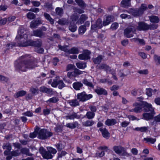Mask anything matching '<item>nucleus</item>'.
I'll list each match as a JSON object with an SVG mask.
<instances>
[{
  "label": "nucleus",
  "mask_w": 160,
  "mask_h": 160,
  "mask_svg": "<svg viewBox=\"0 0 160 160\" xmlns=\"http://www.w3.org/2000/svg\"><path fill=\"white\" fill-rule=\"evenodd\" d=\"M133 106L135 107L133 109L130 110L131 112L134 111L135 112L138 113L140 112L142 108V105L140 103L135 102L133 104Z\"/></svg>",
  "instance_id": "18"
},
{
  "label": "nucleus",
  "mask_w": 160,
  "mask_h": 160,
  "mask_svg": "<svg viewBox=\"0 0 160 160\" xmlns=\"http://www.w3.org/2000/svg\"><path fill=\"white\" fill-rule=\"evenodd\" d=\"M38 138L41 139H46L53 135L52 132L47 131L45 129H41L38 131Z\"/></svg>",
  "instance_id": "6"
},
{
  "label": "nucleus",
  "mask_w": 160,
  "mask_h": 160,
  "mask_svg": "<svg viewBox=\"0 0 160 160\" xmlns=\"http://www.w3.org/2000/svg\"><path fill=\"white\" fill-rule=\"evenodd\" d=\"M148 25L144 22H138L136 29L138 30H147L148 29Z\"/></svg>",
  "instance_id": "11"
},
{
  "label": "nucleus",
  "mask_w": 160,
  "mask_h": 160,
  "mask_svg": "<svg viewBox=\"0 0 160 160\" xmlns=\"http://www.w3.org/2000/svg\"><path fill=\"white\" fill-rule=\"evenodd\" d=\"M144 104L145 107L143 110L146 112L142 114V119L147 121L152 119L155 113L153 108L151 104L147 102H145Z\"/></svg>",
  "instance_id": "2"
},
{
  "label": "nucleus",
  "mask_w": 160,
  "mask_h": 160,
  "mask_svg": "<svg viewBox=\"0 0 160 160\" xmlns=\"http://www.w3.org/2000/svg\"><path fill=\"white\" fill-rule=\"evenodd\" d=\"M43 15L46 19L51 24H53L54 22V19L51 18L50 15L46 12H44Z\"/></svg>",
  "instance_id": "25"
},
{
  "label": "nucleus",
  "mask_w": 160,
  "mask_h": 160,
  "mask_svg": "<svg viewBox=\"0 0 160 160\" xmlns=\"http://www.w3.org/2000/svg\"><path fill=\"white\" fill-rule=\"evenodd\" d=\"M113 150L117 154H120L122 153H125L126 150L124 148L121 146H115L112 148Z\"/></svg>",
  "instance_id": "14"
},
{
  "label": "nucleus",
  "mask_w": 160,
  "mask_h": 160,
  "mask_svg": "<svg viewBox=\"0 0 160 160\" xmlns=\"http://www.w3.org/2000/svg\"><path fill=\"white\" fill-rule=\"evenodd\" d=\"M77 98L80 101L84 102L88 100L92 97V94H87L85 92H83L81 93H78L77 96Z\"/></svg>",
  "instance_id": "7"
},
{
  "label": "nucleus",
  "mask_w": 160,
  "mask_h": 160,
  "mask_svg": "<svg viewBox=\"0 0 160 160\" xmlns=\"http://www.w3.org/2000/svg\"><path fill=\"white\" fill-rule=\"evenodd\" d=\"M30 91L32 92V94L34 95H35L38 93V89L32 88L30 89Z\"/></svg>",
  "instance_id": "62"
},
{
  "label": "nucleus",
  "mask_w": 160,
  "mask_h": 160,
  "mask_svg": "<svg viewBox=\"0 0 160 160\" xmlns=\"http://www.w3.org/2000/svg\"><path fill=\"white\" fill-rule=\"evenodd\" d=\"M67 154V152L64 151H62L60 152H58V156L57 158H62L63 156H65Z\"/></svg>",
  "instance_id": "57"
},
{
  "label": "nucleus",
  "mask_w": 160,
  "mask_h": 160,
  "mask_svg": "<svg viewBox=\"0 0 160 160\" xmlns=\"http://www.w3.org/2000/svg\"><path fill=\"white\" fill-rule=\"evenodd\" d=\"M47 149L51 154L52 153L54 154H56L57 152L56 149L51 147L48 148Z\"/></svg>",
  "instance_id": "58"
},
{
  "label": "nucleus",
  "mask_w": 160,
  "mask_h": 160,
  "mask_svg": "<svg viewBox=\"0 0 160 160\" xmlns=\"http://www.w3.org/2000/svg\"><path fill=\"white\" fill-rule=\"evenodd\" d=\"M77 67L80 69H84L86 67L85 62H78L76 63Z\"/></svg>",
  "instance_id": "39"
},
{
  "label": "nucleus",
  "mask_w": 160,
  "mask_h": 160,
  "mask_svg": "<svg viewBox=\"0 0 160 160\" xmlns=\"http://www.w3.org/2000/svg\"><path fill=\"white\" fill-rule=\"evenodd\" d=\"M58 88L59 89H62L65 87V85L63 81L62 80H58Z\"/></svg>",
  "instance_id": "47"
},
{
  "label": "nucleus",
  "mask_w": 160,
  "mask_h": 160,
  "mask_svg": "<svg viewBox=\"0 0 160 160\" xmlns=\"http://www.w3.org/2000/svg\"><path fill=\"white\" fill-rule=\"evenodd\" d=\"M67 46H62L61 45H58V48L62 51H63L66 52H68L69 49L67 48Z\"/></svg>",
  "instance_id": "49"
},
{
  "label": "nucleus",
  "mask_w": 160,
  "mask_h": 160,
  "mask_svg": "<svg viewBox=\"0 0 160 160\" xmlns=\"http://www.w3.org/2000/svg\"><path fill=\"white\" fill-rule=\"evenodd\" d=\"M88 17L85 14L81 15L79 19L80 23L81 24L83 23L88 19Z\"/></svg>",
  "instance_id": "40"
},
{
  "label": "nucleus",
  "mask_w": 160,
  "mask_h": 160,
  "mask_svg": "<svg viewBox=\"0 0 160 160\" xmlns=\"http://www.w3.org/2000/svg\"><path fill=\"white\" fill-rule=\"evenodd\" d=\"M27 56V55L21 56L20 58L21 61L16 64L15 69L18 71L26 72L28 69H33L37 66L29 60H24L26 58Z\"/></svg>",
  "instance_id": "1"
},
{
  "label": "nucleus",
  "mask_w": 160,
  "mask_h": 160,
  "mask_svg": "<svg viewBox=\"0 0 160 160\" xmlns=\"http://www.w3.org/2000/svg\"><path fill=\"white\" fill-rule=\"evenodd\" d=\"M78 5L82 9L85 8L86 7V5L84 2L82 1H79L78 2H76Z\"/></svg>",
  "instance_id": "52"
},
{
  "label": "nucleus",
  "mask_w": 160,
  "mask_h": 160,
  "mask_svg": "<svg viewBox=\"0 0 160 160\" xmlns=\"http://www.w3.org/2000/svg\"><path fill=\"white\" fill-rule=\"evenodd\" d=\"M28 35L27 34L26 31L23 29H21L19 30L16 37V39L18 40L17 45L20 47H24V46L22 45L28 42Z\"/></svg>",
  "instance_id": "3"
},
{
  "label": "nucleus",
  "mask_w": 160,
  "mask_h": 160,
  "mask_svg": "<svg viewBox=\"0 0 160 160\" xmlns=\"http://www.w3.org/2000/svg\"><path fill=\"white\" fill-rule=\"evenodd\" d=\"M78 126V123L77 122H75L73 123H67L65 126L67 128L71 129H74Z\"/></svg>",
  "instance_id": "26"
},
{
  "label": "nucleus",
  "mask_w": 160,
  "mask_h": 160,
  "mask_svg": "<svg viewBox=\"0 0 160 160\" xmlns=\"http://www.w3.org/2000/svg\"><path fill=\"white\" fill-rule=\"evenodd\" d=\"M42 21L39 18H38L36 20L32 21L30 23V27L31 28H35L39 25L42 24Z\"/></svg>",
  "instance_id": "13"
},
{
  "label": "nucleus",
  "mask_w": 160,
  "mask_h": 160,
  "mask_svg": "<svg viewBox=\"0 0 160 160\" xmlns=\"http://www.w3.org/2000/svg\"><path fill=\"white\" fill-rule=\"evenodd\" d=\"M56 13L59 16H62L63 14V11L62 8L57 7L55 9Z\"/></svg>",
  "instance_id": "33"
},
{
  "label": "nucleus",
  "mask_w": 160,
  "mask_h": 160,
  "mask_svg": "<svg viewBox=\"0 0 160 160\" xmlns=\"http://www.w3.org/2000/svg\"><path fill=\"white\" fill-rule=\"evenodd\" d=\"M94 122L92 120H87L82 123V125L85 127L91 126L94 124Z\"/></svg>",
  "instance_id": "38"
},
{
  "label": "nucleus",
  "mask_w": 160,
  "mask_h": 160,
  "mask_svg": "<svg viewBox=\"0 0 160 160\" xmlns=\"http://www.w3.org/2000/svg\"><path fill=\"white\" fill-rule=\"evenodd\" d=\"M39 152L42 155L43 158L46 159H50L52 158L53 156L48 150L46 151L44 148L41 147L39 149Z\"/></svg>",
  "instance_id": "9"
},
{
  "label": "nucleus",
  "mask_w": 160,
  "mask_h": 160,
  "mask_svg": "<svg viewBox=\"0 0 160 160\" xmlns=\"http://www.w3.org/2000/svg\"><path fill=\"white\" fill-rule=\"evenodd\" d=\"M95 92L98 95H101L103 94L106 95L108 94L107 92L105 89L100 87H97L94 89Z\"/></svg>",
  "instance_id": "17"
},
{
  "label": "nucleus",
  "mask_w": 160,
  "mask_h": 160,
  "mask_svg": "<svg viewBox=\"0 0 160 160\" xmlns=\"http://www.w3.org/2000/svg\"><path fill=\"white\" fill-rule=\"evenodd\" d=\"M86 31L85 27L84 25L80 26L79 28V32L82 34L84 33Z\"/></svg>",
  "instance_id": "50"
},
{
  "label": "nucleus",
  "mask_w": 160,
  "mask_h": 160,
  "mask_svg": "<svg viewBox=\"0 0 160 160\" xmlns=\"http://www.w3.org/2000/svg\"><path fill=\"white\" fill-rule=\"evenodd\" d=\"M136 26L134 24H132L125 28L123 33L124 36L127 38L132 37L133 36V33L136 32Z\"/></svg>",
  "instance_id": "5"
},
{
  "label": "nucleus",
  "mask_w": 160,
  "mask_h": 160,
  "mask_svg": "<svg viewBox=\"0 0 160 160\" xmlns=\"http://www.w3.org/2000/svg\"><path fill=\"white\" fill-rule=\"evenodd\" d=\"M67 76L69 78H71L72 77H76V75L74 71L72 72H68L67 74Z\"/></svg>",
  "instance_id": "63"
},
{
  "label": "nucleus",
  "mask_w": 160,
  "mask_h": 160,
  "mask_svg": "<svg viewBox=\"0 0 160 160\" xmlns=\"http://www.w3.org/2000/svg\"><path fill=\"white\" fill-rule=\"evenodd\" d=\"M83 85V84L81 82H75L72 84L73 88L76 90H80Z\"/></svg>",
  "instance_id": "21"
},
{
  "label": "nucleus",
  "mask_w": 160,
  "mask_h": 160,
  "mask_svg": "<svg viewBox=\"0 0 160 160\" xmlns=\"http://www.w3.org/2000/svg\"><path fill=\"white\" fill-rule=\"evenodd\" d=\"M132 40L136 42H138L140 44L142 45H144L145 44L144 40L142 39H140L139 38H133Z\"/></svg>",
  "instance_id": "55"
},
{
  "label": "nucleus",
  "mask_w": 160,
  "mask_h": 160,
  "mask_svg": "<svg viewBox=\"0 0 160 160\" xmlns=\"http://www.w3.org/2000/svg\"><path fill=\"white\" fill-rule=\"evenodd\" d=\"M21 153H22L23 154H26L27 155L29 156H32V154L30 153L29 152V150L27 148H23L21 150Z\"/></svg>",
  "instance_id": "32"
},
{
  "label": "nucleus",
  "mask_w": 160,
  "mask_h": 160,
  "mask_svg": "<svg viewBox=\"0 0 160 160\" xmlns=\"http://www.w3.org/2000/svg\"><path fill=\"white\" fill-rule=\"evenodd\" d=\"M56 146L58 151H60L65 147V145L61 142L56 144Z\"/></svg>",
  "instance_id": "48"
},
{
  "label": "nucleus",
  "mask_w": 160,
  "mask_h": 160,
  "mask_svg": "<svg viewBox=\"0 0 160 160\" xmlns=\"http://www.w3.org/2000/svg\"><path fill=\"white\" fill-rule=\"evenodd\" d=\"M144 140L146 141L147 142H150L151 144H153L156 141L155 138H144Z\"/></svg>",
  "instance_id": "43"
},
{
  "label": "nucleus",
  "mask_w": 160,
  "mask_h": 160,
  "mask_svg": "<svg viewBox=\"0 0 160 160\" xmlns=\"http://www.w3.org/2000/svg\"><path fill=\"white\" fill-rule=\"evenodd\" d=\"M69 29L71 32H74L76 31L77 27L75 25L72 24L71 23L69 27Z\"/></svg>",
  "instance_id": "53"
},
{
  "label": "nucleus",
  "mask_w": 160,
  "mask_h": 160,
  "mask_svg": "<svg viewBox=\"0 0 160 160\" xmlns=\"http://www.w3.org/2000/svg\"><path fill=\"white\" fill-rule=\"evenodd\" d=\"M91 52L90 51L87 50H85L83 51V52L78 55V58L80 60H86L90 59V56Z\"/></svg>",
  "instance_id": "10"
},
{
  "label": "nucleus",
  "mask_w": 160,
  "mask_h": 160,
  "mask_svg": "<svg viewBox=\"0 0 160 160\" xmlns=\"http://www.w3.org/2000/svg\"><path fill=\"white\" fill-rule=\"evenodd\" d=\"M118 24L117 22L113 23L111 25V28L113 30H116L118 28Z\"/></svg>",
  "instance_id": "64"
},
{
  "label": "nucleus",
  "mask_w": 160,
  "mask_h": 160,
  "mask_svg": "<svg viewBox=\"0 0 160 160\" xmlns=\"http://www.w3.org/2000/svg\"><path fill=\"white\" fill-rule=\"evenodd\" d=\"M153 58L156 65H160V56L155 55L154 56Z\"/></svg>",
  "instance_id": "42"
},
{
  "label": "nucleus",
  "mask_w": 160,
  "mask_h": 160,
  "mask_svg": "<svg viewBox=\"0 0 160 160\" xmlns=\"http://www.w3.org/2000/svg\"><path fill=\"white\" fill-rule=\"evenodd\" d=\"M113 20V17L111 16H108L107 17L104 19L103 24V26H105L109 24Z\"/></svg>",
  "instance_id": "20"
},
{
  "label": "nucleus",
  "mask_w": 160,
  "mask_h": 160,
  "mask_svg": "<svg viewBox=\"0 0 160 160\" xmlns=\"http://www.w3.org/2000/svg\"><path fill=\"white\" fill-rule=\"evenodd\" d=\"M67 119H73L75 118H79V117L75 112L72 113L71 115H70L67 116L66 117Z\"/></svg>",
  "instance_id": "35"
},
{
  "label": "nucleus",
  "mask_w": 160,
  "mask_h": 160,
  "mask_svg": "<svg viewBox=\"0 0 160 160\" xmlns=\"http://www.w3.org/2000/svg\"><path fill=\"white\" fill-rule=\"evenodd\" d=\"M39 129V128L37 127L35 130L34 132L30 133L29 135L30 137L32 138H35L38 134V131Z\"/></svg>",
  "instance_id": "41"
},
{
  "label": "nucleus",
  "mask_w": 160,
  "mask_h": 160,
  "mask_svg": "<svg viewBox=\"0 0 160 160\" xmlns=\"http://www.w3.org/2000/svg\"><path fill=\"white\" fill-rule=\"evenodd\" d=\"M59 99L58 98L55 97H53L52 98H50L48 100L46 101L47 102H49V103H55L57 102Z\"/></svg>",
  "instance_id": "46"
},
{
  "label": "nucleus",
  "mask_w": 160,
  "mask_h": 160,
  "mask_svg": "<svg viewBox=\"0 0 160 160\" xmlns=\"http://www.w3.org/2000/svg\"><path fill=\"white\" fill-rule=\"evenodd\" d=\"M95 115V113L94 112H88L86 114V116L89 119H91L93 118Z\"/></svg>",
  "instance_id": "51"
},
{
  "label": "nucleus",
  "mask_w": 160,
  "mask_h": 160,
  "mask_svg": "<svg viewBox=\"0 0 160 160\" xmlns=\"http://www.w3.org/2000/svg\"><path fill=\"white\" fill-rule=\"evenodd\" d=\"M138 72L140 74L146 75L148 73V72L147 69L141 70H138Z\"/></svg>",
  "instance_id": "60"
},
{
  "label": "nucleus",
  "mask_w": 160,
  "mask_h": 160,
  "mask_svg": "<svg viewBox=\"0 0 160 160\" xmlns=\"http://www.w3.org/2000/svg\"><path fill=\"white\" fill-rule=\"evenodd\" d=\"M104 57L103 56L99 55L97 57L93 58V61L95 64H98L101 62Z\"/></svg>",
  "instance_id": "22"
},
{
  "label": "nucleus",
  "mask_w": 160,
  "mask_h": 160,
  "mask_svg": "<svg viewBox=\"0 0 160 160\" xmlns=\"http://www.w3.org/2000/svg\"><path fill=\"white\" fill-rule=\"evenodd\" d=\"M69 103L71 106L73 107H76L79 105L78 101L76 99L71 100L69 102Z\"/></svg>",
  "instance_id": "34"
},
{
  "label": "nucleus",
  "mask_w": 160,
  "mask_h": 160,
  "mask_svg": "<svg viewBox=\"0 0 160 160\" xmlns=\"http://www.w3.org/2000/svg\"><path fill=\"white\" fill-rule=\"evenodd\" d=\"M149 18L150 22H151L157 23L159 21V19L158 16L152 15L149 16Z\"/></svg>",
  "instance_id": "24"
},
{
  "label": "nucleus",
  "mask_w": 160,
  "mask_h": 160,
  "mask_svg": "<svg viewBox=\"0 0 160 160\" xmlns=\"http://www.w3.org/2000/svg\"><path fill=\"white\" fill-rule=\"evenodd\" d=\"M45 35V33L40 29H37L34 30L33 31L32 34V36H33L40 38H42Z\"/></svg>",
  "instance_id": "16"
},
{
  "label": "nucleus",
  "mask_w": 160,
  "mask_h": 160,
  "mask_svg": "<svg viewBox=\"0 0 160 160\" xmlns=\"http://www.w3.org/2000/svg\"><path fill=\"white\" fill-rule=\"evenodd\" d=\"M63 126L60 125H57L55 128L54 129L56 132H61L62 131Z\"/></svg>",
  "instance_id": "54"
},
{
  "label": "nucleus",
  "mask_w": 160,
  "mask_h": 160,
  "mask_svg": "<svg viewBox=\"0 0 160 160\" xmlns=\"http://www.w3.org/2000/svg\"><path fill=\"white\" fill-rule=\"evenodd\" d=\"M24 44L22 45L24 47L31 46L39 47L42 45V41L40 39H38L35 41L32 40H29Z\"/></svg>",
  "instance_id": "8"
},
{
  "label": "nucleus",
  "mask_w": 160,
  "mask_h": 160,
  "mask_svg": "<svg viewBox=\"0 0 160 160\" xmlns=\"http://www.w3.org/2000/svg\"><path fill=\"white\" fill-rule=\"evenodd\" d=\"M147 8L146 4H142L139 8H131L128 10V12L133 16L138 17L142 15Z\"/></svg>",
  "instance_id": "4"
},
{
  "label": "nucleus",
  "mask_w": 160,
  "mask_h": 160,
  "mask_svg": "<svg viewBox=\"0 0 160 160\" xmlns=\"http://www.w3.org/2000/svg\"><path fill=\"white\" fill-rule=\"evenodd\" d=\"M59 24L61 25H65L67 24L68 23V20L64 18L59 19L58 21Z\"/></svg>",
  "instance_id": "37"
},
{
  "label": "nucleus",
  "mask_w": 160,
  "mask_h": 160,
  "mask_svg": "<svg viewBox=\"0 0 160 160\" xmlns=\"http://www.w3.org/2000/svg\"><path fill=\"white\" fill-rule=\"evenodd\" d=\"M23 115H25L28 117H32L33 114L32 112L30 111H28L22 113Z\"/></svg>",
  "instance_id": "61"
},
{
  "label": "nucleus",
  "mask_w": 160,
  "mask_h": 160,
  "mask_svg": "<svg viewBox=\"0 0 160 160\" xmlns=\"http://www.w3.org/2000/svg\"><path fill=\"white\" fill-rule=\"evenodd\" d=\"M79 48L78 47H73L69 50L68 53L72 54H77L79 52Z\"/></svg>",
  "instance_id": "30"
},
{
  "label": "nucleus",
  "mask_w": 160,
  "mask_h": 160,
  "mask_svg": "<svg viewBox=\"0 0 160 160\" xmlns=\"http://www.w3.org/2000/svg\"><path fill=\"white\" fill-rule=\"evenodd\" d=\"M98 68L100 69H104L107 73H108V70L110 71V68L105 64H102L99 66Z\"/></svg>",
  "instance_id": "28"
},
{
  "label": "nucleus",
  "mask_w": 160,
  "mask_h": 160,
  "mask_svg": "<svg viewBox=\"0 0 160 160\" xmlns=\"http://www.w3.org/2000/svg\"><path fill=\"white\" fill-rule=\"evenodd\" d=\"M21 154V152L18 150H13L10 152V155L12 157H17L19 156Z\"/></svg>",
  "instance_id": "36"
},
{
  "label": "nucleus",
  "mask_w": 160,
  "mask_h": 160,
  "mask_svg": "<svg viewBox=\"0 0 160 160\" xmlns=\"http://www.w3.org/2000/svg\"><path fill=\"white\" fill-rule=\"evenodd\" d=\"M3 149H6L10 151L12 149V146L9 143H4L2 146Z\"/></svg>",
  "instance_id": "45"
},
{
  "label": "nucleus",
  "mask_w": 160,
  "mask_h": 160,
  "mask_svg": "<svg viewBox=\"0 0 160 160\" xmlns=\"http://www.w3.org/2000/svg\"><path fill=\"white\" fill-rule=\"evenodd\" d=\"M131 0H122L121 3V7L124 8H128L131 6Z\"/></svg>",
  "instance_id": "23"
},
{
  "label": "nucleus",
  "mask_w": 160,
  "mask_h": 160,
  "mask_svg": "<svg viewBox=\"0 0 160 160\" xmlns=\"http://www.w3.org/2000/svg\"><path fill=\"white\" fill-rule=\"evenodd\" d=\"M27 17L29 19H33L35 18L36 16L35 15L31 12H29L27 14Z\"/></svg>",
  "instance_id": "44"
},
{
  "label": "nucleus",
  "mask_w": 160,
  "mask_h": 160,
  "mask_svg": "<svg viewBox=\"0 0 160 160\" xmlns=\"http://www.w3.org/2000/svg\"><path fill=\"white\" fill-rule=\"evenodd\" d=\"M44 6L48 9L52 10L53 9L52 4L49 2L45 3Z\"/></svg>",
  "instance_id": "56"
},
{
  "label": "nucleus",
  "mask_w": 160,
  "mask_h": 160,
  "mask_svg": "<svg viewBox=\"0 0 160 160\" xmlns=\"http://www.w3.org/2000/svg\"><path fill=\"white\" fill-rule=\"evenodd\" d=\"M82 83L85 85L87 86L88 87H90L92 88H93L94 86L93 85L92 83L90 82H89L87 79H84L82 81Z\"/></svg>",
  "instance_id": "31"
},
{
  "label": "nucleus",
  "mask_w": 160,
  "mask_h": 160,
  "mask_svg": "<svg viewBox=\"0 0 160 160\" xmlns=\"http://www.w3.org/2000/svg\"><path fill=\"white\" fill-rule=\"evenodd\" d=\"M7 49L9 50L11 48H12L15 46V43L14 42H11L10 43L8 44L7 45Z\"/></svg>",
  "instance_id": "59"
},
{
  "label": "nucleus",
  "mask_w": 160,
  "mask_h": 160,
  "mask_svg": "<svg viewBox=\"0 0 160 160\" xmlns=\"http://www.w3.org/2000/svg\"><path fill=\"white\" fill-rule=\"evenodd\" d=\"M99 130L102 132V136L104 138L108 139L110 136V134L105 128H101Z\"/></svg>",
  "instance_id": "19"
},
{
  "label": "nucleus",
  "mask_w": 160,
  "mask_h": 160,
  "mask_svg": "<svg viewBox=\"0 0 160 160\" xmlns=\"http://www.w3.org/2000/svg\"><path fill=\"white\" fill-rule=\"evenodd\" d=\"M117 122L115 119H108L105 122V124L108 126H111L114 125Z\"/></svg>",
  "instance_id": "29"
},
{
  "label": "nucleus",
  "mask_w": 160,
  "mask_h": 160,
  "mask_svg": "<svg viewBox=\"0 0 160 160\" xmlns=\"http://www.w3.org/2000/svg\"><path fill=\"white\" fill-rule=\"evenodd\" d=\"M26 93L27 92L26 91L24 90H21L15 93L14 95V97L16 98H18L19 97L24 96Z\"/></svg>",
  "instance_id": "27"
},
{
  "label": "nucleus",
  "mask_w": 160,
  "mask_h": 160,
  "mask_svg": "<svg viewBox=\"0 0 160 160\" xmlns=\"http://www.w3.org/2000/svg\"><path fill=\"white\" fill-rule=\"evenodd\" d=\"M102 26V20L100 18L97 19L95 24L91 26V29L92 30H94L96 28H101Z\"/></svg>",
  "instance_id": "15"
},
{
  "label": "nucleus",
  "mask_w": 160,
  "mask_h": 160,
  "mask_svg": "<svg viewBox=\"0 0 160 160\" xmlns=\"http://www.w3.org/2000/svg\"><path fill=\"white\" fill-rule=\"evenodd\" d=\"M40 91L51 95L54 94L56 92L53 90L52 89L48 88L45 86L41 87L40 88Z\"/></svg>",
  "instance_id": "12"
}]
</instances>
